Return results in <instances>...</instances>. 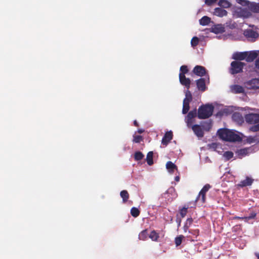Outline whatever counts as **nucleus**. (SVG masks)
Segmentation results:
<instances>
[{"label": "nucleus", "mask_w": 259, "mask_h": 259, "mask_svg": "<svg viewBox=\"0 0 259 259\" xmlns=\"http://www.w3.org/2000/svg\"><path fill=\"white\" fill-rule=\"evenodd\" d=\"M190 127H191L193 131L197 137L198 138H202L204 136V132L200 125L195 124L191 125Z\"/></svg>", "instance_id": "13"}, {"label": "nucleus", "mask_w": 259, "mask_h": 259, "mask_svg": "<svg viewBox=\"0 0 259 259\" xmlns=\"http://www.w3.org/2000/svg\"><path fill=\"white\" fill-rule=\"evenodd\" d=\"M166 167L168 172L171 174L174 173L175 170H178L177 165L170 161L167 162L166 164Z\"/></svg>", "instance_id": "21"}, {"label": "nucleus", "mask_w": 259, "mask_h": 259, "mask_svg": "<svg viewBox=\"0 0 259 259\" xmlns=\"http://www.w3.org/2000/svg\"><path fill=\"white\" fill-rule=\"evenodd\" d=\"M243 34L251 41H254L258 36L257 32L252 29H246L244 31Z\"/></svg>", "instance_id": "6"}, {"label": "nucleus", "mask_w": 259, "mask_h": 259, "mask_svg": "<svg viewBox=\"0 0 259 259\" xmlns=\"http://www.w3.org/2000/svg\"><path fill=\"white\" fill-rule=\"evenodd\" d=\"M170 190L169 189L168 190H167L165 193L163 194L164 196H165V195L167 194L169 192Z\"/></svg>", "instance_id": "56"}, {"label": "nucleus", "mask_w": 259, "mask_h": 259, "mask_svg": "<svg viewBox=\"0 0 259 259\" xmlns=\"http://www.w3.org/2000/svg\"><path fill=\"white\" fill-rule=\"evenodd\" d=\"M210 188V186L209 184L205 185L199 192V195L197 197V200L201 199L202 203L205 202L206 193L209 190Z\"/></svg>", "instance_id": "11"}, {"label": "nucleus", "mask_w": 259, "mask_h": 259, "mask_svg": "<svg viewBox=\"0 0 259 259\" xmlns=\"http://www.w3.org/2000/svg\"><path fill=\"white\" fill-rule=\"evenodd\" d=\"M143 140V137L142 136L136 135L134 136L133 142L136 143H139Z\"/></svg>", "instance_id": "40"}, {"label": "nucleus", "mask_w": 259, "mask_h": 259, "mask_svg": "<svg viewBox=\"0 0 259 259\" xmlns=\"http://www.w3.org/2000/svg\"><path fill=\"white\" fill-rule=\"evenodd\" d=\"M248 10L251 13H259V3L247 2Z\"/></svg>", "instance_id": "12"}, {"label": "nucleus", "mask_w": 259, "mask_h": 259, "mask_svg": "<svg viewBox=\"0 0 259 259\" xmlns=\"http://www.w3.org/2000/svg\"><path fill=\"white\" fill-rule=\"evenodd\" d=\"M247 56V52H236L233 54L232 58L235 61H239L243 60H246V58Z\"/></svg>", "instance_id": "15"}, {"label": "nucleus", "mask_w": 259, "mask_h": 259, "mask_svg": "<svg viewBox=\"0 0 259 259\" xmlns=\"http://www.w3.org/2000/svg\"><path fill=\"white\" fill-rule=\"evenodd\" d=\"M245 121L249 124H256L259 123V114L250 113L245 115Z\"/></svg>", "instance_id": "7"}, {"label": "nucleus", "mask_w": 259, "mask_h": 259, "mask_svg": "<svg viewBox=\"0 0 259 259\" xmlns=\"http://www.w3.org/2000/svg\"><path fill=\"white\" fill-rule=\"evenodd\" d=\"M219 5L224 8H229L230 6V3L226 0H220Z\"/></svg>", "instance_id": "35"}, {"label": "nucleus", "mask_w": 259, "mask_h": 259, "mask_svg": "<svg viewBox=\"0 0 259 259\" xmlns=\"http://www.w3.org/2000/svg\"><path fill=\"white\" fill-rule=\"evenodd\" d=\"M243 220H244L245 222H248V221L250 220L249 218H248V216L247 217H244L243 218Z\"/></svg>", "instance_id": "49"}, {"label": "nucleus", "mask_w": 259, "mask_h": 259, "mask_svg": "<svg viewBox=\"0 0 259 259\" xmlns=\"http://www.w3.org/2000/svg\"><path fill=\"white\" fill-rule=\"evenodd\" d=\"M250 130L252 132H257L259 131V123L256 125L252 126Z\"/></svg>", "instance_id": "43"}, {"label": "nucleus", "mask_w": 259, "mask_h": 259, "mask_svg": "<svg viewBox=\"0 0 259 259\" xmlns=\"http://www.w3.org/2000/svg\"><path fill=\"white\" fill-rule=\"evenodd\" d=\"M144 156V154L140 151L136 152L134 154V159L136 161L142 160Z\"/></svg>", "instance_id": "33"}, {"label": "nucleus", "mask_w": 259, "mask_h": 259, "mask_svg": "<svg viewBox=\"0 0 259 259\" xmlns=\"http://www.w3.org/2000/svg\"><path fill=\"white\" fill-rule=\"evenodd\" d=\"M183 238L184 236L183 235H180L175 238V244L176 246H178L181 245Z\"/></svg>", "instance_id": "38"}, {"label": "nucleus", "mask_w": 259, "mask_h": 259, "mask_svg": "<svg viewBox=\"0 0 259 259\" xmlns=\"http://www.w3.org/2000/svg\"><path fill=\"white\" fill-rule=\"evenodd\" d=\"M201 125L206 131H209L212 127V123L210 120L201 122Z\"/></svg>", "instance_id": "25"}, {"label": "nucleus", "mask_w": 259, "mask_h": 259, "mask_svg": "<svg viewBox=\"0 0 259 259\" xmlns=\"http://www.w3.org/2000/svg\"><path fill=\"white\" fill-rule=\"evenodd\" d=\"M214 107L211 104L200 106L198 109L197 117L199 119H206L210 117L213 113Z\"/></svg>", "instance_id": "2"}, {"label": "nucleus", "mask_w": 259, "mask_h": 259, "mask_svg": "<svg viewBox=\"0 0 259 259\" xmlns=\"http://www.w3.org/2000/svg\"><path fill=\"white\" fill-rule=\"evenodd\" d=\"M173 137L172 132L171 131L167 132L162 139L161 143L163 145L167 146V144L172 140Z\"/></svg>", "instance_id": "14"}, {"label": "nucleus", "mask_w": 259, "mask_h": 259, "mask_svg": "<svg viewBox=\"0 0 259 259\" xmlns=\"http://www.w3.org/2000/svg\"><path fill=\"white\" fill-rule=\"evenodd\" d=\"M243 217H237V216H236V217H234L233 218V219H234V220H236V219H237V220H242L243 219Z\"/></svg>", "instance_id": "50"}, {"label": "nucleus", "mask_w": 259, "mask_h": 259, "mask_svg": "<svg viewBox=\"0 0 259 259\" xmlns=\"http://www.w3.org/2000/svg\"><path fill=\"white\" fill-rule=\"evenodd\" d=\"M190 109V106L189 104L183 103V109L182 113L184 114H185L188 113Z\"/></svg>", "instance_id": "39"}, {"label": "nucleus", "mask_w": 259, "mask_h": 259, "mask_svg": "<svg viewBox=\"0 0 259 259\" xmlns=\"http://www.w3.org/2000/svg\"><path fill=\"white\" fill-rule=\"evenodd\" d=\"M255 255L257 257V258L259 259V253H257V252H255Z\"/></svg>", "instance_id": "55"}, {"label": "nucleus", "mask_w": 259, "mask_h": 259, "mask_svg": "<svg viewBox=\"0 0 259 259\" xmlns=\"http://www.w3.org/2000/svg\"><path fill=\"white\" fill-rule=\"evenodd\" d=\"M175 181L177 182H179L180 181V177L179 176H176L175 177Z\"/></svg>", "instance_id": "53"}, {"label": "nucleus", "mask_w": 259, "mask_h": 259, "mask_svg": "<svg viewBox=\"0 0 259 259\" xmlns=\"http://www.w3.org/2000/svg\"><path fill=\"white\" fill-rule=\"evenodd\" d=\"M188 208V205H185L182 209L180 210V214L182 218H184L186 216Z\"/></svg>", "instance_id": "34"}, {"label": "nucleus", "mask_w": 259, "mask_h": 259, "mask_svg": "<svg viewBox=\"0 0 259 259\" xmlns=\"http://www.w3.org/2000/svg\"><path fill=\"white\" fill-rule=\"evenodd\" d=\"M224 29L221 25H214L211 27L210 31L215 34H218L223 32L224 31Z\"/></svg>", "instance_id": "23"}, {"label": "nucleus", "mask_w": 259, "mask_h": 259, "mask_svg": "<svg viewBox=\"0 0 259 259\" xmlns=\"http://www.w3.org/2000/svg\"><path fill=\"white\" fill-rule=\"evenodd\" d=\"M211 22V19L208 16H204L199 20V23L202 26L208 25Z\"/></svg>", "instance_id": "24"}, {"label": "nucleus", "mask_w": 259, "mask_h": 259, "mask_svg": "<svg viewBox=\"0 0 259 259\" xmlns=\"http://www.w3.org/2000/svg\"><path fill=\"white\" fill-rule=\"evenodd\" d=\"M245 87L249 90L259 89V78H253L245 82Z\"/></svg>", "instance_id": "8"}, {"label": "nucleus", "mask_w": 259, "mask_h": 259, "mask_svg": "<svg viewBox=\"0 0 259 259\" xmlns=\"http://www.w3.org/2000/svg\"><path fill=\"white\" fill-rule=\"evenodd\" d=\"M256 215V213L255 212V211H251L249 215L248 216V218H249L250 220L251 219H253L255 218Z\"/></svg>", "instance_id": "45"}, {"label": "nucleus", "mask_w": 259, "mask_h": 259, "mask_svg": "<svg viewBox=\"0 0 259 259\" xmlns=\"http://www.w3.org/2000/svg\"><path fill=\"white\" fill-rule=\"evenodd\" d=\"M140 211L137 208L133 207L131 208V214L133 217H138L140 215Z\"/></svg>", "instance_id": "31"}, {"label": "nucleus", "mask_w": 259, "mask_h": 259, "mask_svg": "<svg viewBox=\"0 0 259 259\" xmlns=\"http://www.w3.org/2000/svg\"><path fill=\"white\" fill-rule=\"evenodd\" d=\"M218 0H205V3L206 5L210 6L215 3Z\"/></svg>", "instance_id": "44"}, {"label": "nucleus", "mask_w": 259, "mask_h": 259, "mask_svg": "<svg viewBox=\"0 0 259 259\" xmlns=\"http://www.w3.org/2000/svg\"><path fill=\"white\" fill-rule=\"evenodd\" d=\"M245 66V63L237 61H232L231 63L229 72L233 75L241 73Z\"/></svg>", "instance_id": "4"}, {"label": "nucleus", "mask_w": 259, "mask_h": 259, "mask_svg": "<svg viewBox=\"0 0 259 259\" xmlns=\"http://www.w3.org/2000/svg\"><path fill=\"white\" fill-rule=\"evenodd\" d=\"M212 145L213 146V147H214V146H217V144L216 143H212Z\"/></svg>", "instance_id": "57"}, {"label": "nucleus", "mask_w": 259, "mask_h": 259, "mask_svg": "<svg viewBox=\"0 0 259 259\" xmlns=\"http://www.w3.org/2000/svg\"><path fill=\"white\" fill-rule=\"evenodd\" d=\"M250 150L251 149L250 148H245L238 150L236 153L239 157L241 158L242 157L248 155Z\"/></svg>", "instance_id": "20"}, {"label": "nucleus", "mask_w": 259, "mask_h": 259, "mask_svg": "<svg viewBox=\"0 0 259 259\" xmlns=\"http://www.w3.org/2000/svg\"><path fill=\"white\" fill-rule=\"evenodd\" d=\"M237 3L240 4H242V2H244V0H237Z\"/></svg>", "instance_id": "54"}, {"label": "nucleus", "mask_w": 259, "mask_h": 259, "mask_svg": "<svg viewBox=\"0 0 259 259\" xmlns=\"http://www.w3.org/2000/svg\"><path fill=\"white\" fill-rule=\"evenodd\" d=\"M193 222V220L192 218H188V219H187V220L186 221V225H188V228L190 226H191Z\"/></svg>", "instance_id": "46"}, {"label": "nucleus", "mask_w": 259, "mask_h": 259, "mask_svg": "<svg viewBox=\"0 0 259 259\" xmlns=\"http://www.w3.org/2000/svg\"><path fill=\"white\" fill-rule=\"evenodd\" d=\"M254 141H255V140H254V138H251V140L250 141V142H253Z\"/></svg>", "instance_id": "58"}, {"label": "nucleus", "mask_w": 259, "mask_h": 259, "mask_svg": "<svg viewBox=\"0 0 259 259\" xmlns=\"http://www.w3.org/2000/svg\"><path fill=\"white\" fill-rule=\"evenodd\" d=\"M149 238L154 241H157L158 240V239L159 238V234L155 231H152L150 235H149Z\"/></svg>", "instance_id": "30"}, {"label": "nucleus", "mask_w": 259, "mask_h": 259, "mask_svg": "<svg viewBox=\"0 0 259 259\" xmlns=\"http://www.w3.org/2000/svg\"><path fill=\"white\" fill-rule=\"evenodd\" d=\"M197 115L196 109H194L188 113L187 116L185 117V121L187 123V126L190 127L192 125L193 122V118L196 117Z\"/></svg>", "instance_id": "10"}, {"label": "nucleus", "mask_w": 259, "mask_h": 259, "mask_svg": "<svg viewBox=\"0 0 259 259\" xmlns=\"http://www.w3.org/2000/svg\"><path fill=\"white\" fill-rule=\"evenodd\" d=\"M231 91L233 93L240 94L244 92V88L240 85H233L231 87Z\"/></svg>", "instance_id": "22"}, {"label": "nucleus", "mask_w": 259, "mask_h": 259, "mask_svg": "<svg viewBox=\"0 0 259 259\" xmlns=\"http://www.w3.org/2000/svg\"><path fill=\"white\" fill-rule=\"evenodd\" d=\"M120 195L122 198V201L123 203H125L127 201L129 198V194L126 190H122L120 193Z\"/></svg>", "instance_id": "26"}, {"label": "nucleus", "mask_w": 259, "mask_h": 259, "mask_svg": "<svg viewBox=\"0 0 259 259\" xmlns=\"http://www.w3.org/2000/svg\"><path fill=\"white\" fill-rule=\"evenodd\" d=\"M218 134L220 138L226 141L240 142L241 138L233 131L226 128H221L218 130Z\"/></svg>", "instance_id": "1"}, {"label": "nucleus", "mask_w": 259, "mask_h": 259, "mask_svg": "<svg viewBox=\"0 0 259 259\" xmlns=\"http://www.w3.org/2000/svg\"><path fill=\"white\" fill-rule=\"evenodd\" d=\"M188 69L187 66L182 65L180 67V73H179V76H185V74L188 72Z\"/></svg>", "instance_id": "32"}, {"label": "nucleus", "mask_w": 259, "mask_h": 259, "mask_svg": "<svg viewBox=\"0 0 259 259\" xmlns=\"http://www.w3.org/2000/svg\"><path fill=\"white\" fill-rule=\"evenodd\" d=\"M185 98L192 100V96L190 91H189V89H187V90L185 92Z\"/></svg>", "instance_id": "41"}, {"label": "nucleus", "mask_w": 259, "mask_h": 259, "mask_svg": "<svg viewBox=\"0 0 259 259\" xmlns=\"http://www.w3.org/2000/svg\"><path fill=\"white\" fill-rule=\"evenodd\" d=\"M180 83L185 86L187 89L190 87L191 80L189 78H186L185 76H179Z\"/></svg>", "instance_id": "18"}, {"label": "nucleus", "mask_w": 259, "mask_h": 259, "mask_svg": "<svg viewBox=\"0 0 259 259\" xmlns=\"http://www.w3.org/2000/svg\"><path fill=\"white\" fill-rule=\"evenodd\" d=\"M192 101V100H190V99H186V98H185L183 100V103H186V104H190V103Z\"/></svg>", "instance_id": "47"}, {"label": "nucleus", "mask_w": 259, "mask_h": 259, "mask_svg": "<svg viewBox=\"0 0 259 259\" xmlns=\"http://www.w3.org/2000/svg\"><path fill=\"white\" fill-rule=\"evenodd\" d=\"M223 155L226 160H229L233 158L234 154L232 151H228L225 152Z\"/></svg>", "instance_id": "36"}, {"label": "nucleus", "mask_w": 259, "mask_h": 259, "mask_svg": "<svg viewBox=\"0 0 259 259\" xmlns=\"http://www.w3.org/2000/svg\"><path fill=\"white\" fill-rule=\"evenodd\" d=\"M247 52V56L246 58V61L247 62H251L254 59H255L257 56L258 53L254 51L246 52Z\"/></svg>", "instance_id": "17"}, {"label": "nucleus", "mask_w": 259, "mask_h": 259, "mask_svg": "<svg viewBox=\"0 0 259 259\" xmlns=\"http://www.w3.org/2000/svg\"><path fill=\"white\" fill-rule=\"evenodd\" d=\"M254 180L249 177H246V179L244 180L241 181L238 184V186L243 188L246 186H249L252 185Z\"/></svg>", "instance_id": "16"}, {"label": "nucleus", "mask_w": 259, "mask_h": 259, "mask_svg": "<svg viewBox=\"0 0 259 259\" xmlns=\"http://www.w3.org/2000/svg\"><path fill=\"white\" fill-rule=\"evenodd\" d=\"M232 118L234 120L238 122H242L243 121V118L241 114L237 112H235L233 114Z\"/></svg>", "instance_id": "28"}, {"label": "nucleus", "mask_w": 259, "mask_h": 259, "mask_svg": "<svg viewBox=\"0 0 259 259\" xmlns=\"http://www.w3.org/2000/svg\"><path fill=\"white\" fill-rule=\"evenodd\" d=\"M227 13H228L226 10L221 8H215L213 12V14L214 15L221 17L226 16Z\"/></svg>", "instance_id": "19"}, {"label": "nucleus", "mask_w": 259, "mask_h": 259, "mask_svg": "<svg viewBox=\"0 0 259 259\" xmlns=\"http://www.w3.org/2000/svg\"><path fill=\"white\" fill-rule=\"evenodd\" d=\"M193 72L196 75L200 77L208 75L206 68L200 65H196L193 69Z\"/></svg>", "instance_id": "9"}, {"label": "nucleus", "mask_w": 259, "mask_h": 259, "mask_svg": "<svg viewBox=\"0 0 259 259\" xmlns=\"http://www.w3.org/2000/svg\"><path fill=\"white\" fill-rule=\"evenodd\" d=\"M153 153L152 151H150L147 153L146 161L149 165H152L153 164Z\"/></svg>", "instance_id": "27"}, {"label": "nucleus", "mask_w": 259, "mask_h": 259, "mask_svg": "<svg viewBox=\"0 0 259 259\" xmlns=\"http://www.w3.org/2000/svg\"><path fill=\"white\" fill-rule=\"evenodd\" d=\"M255 65L256 68L259 69V58L256 60L255 62Z\"/></svg>", "instance_id": "48"}, {"label": "nucleus", "mask_w": 259, "mask_h": 259, "mask_svg": "<svg viewBox=\"0 0 259 259\" xmlns=\"http://www.w3.org/2000/svg\"><path fill=\"white\" fill-rule=\"evenodd\" d=\"M233 17L236 18H248L252 16L251 13L246 8L242 7L236 8L233 11Z\"/></svg>", "instance_id": "3"}, {"label": "nucleus", "mask_w": 259, "mask_h": 259, "mask_svg": "<svg viewBox=\"0 0 259 259\" xmlns=\"http://www.w3.org/2000/svg\"><path fill=\"white\" fill-rule=\"evenodd\" d=\"M148 237V231L147 230L145 229L139 235V239L141 240H145Z\"/></svg>", "instance_id": "29"}, {"label": "nucleus", "mask_w": 259, "mask_h": 259, "mask_svg": "<svg viewBox=\"0 0 259 259\" xmlns=\"http://www.w3.org/2000/svg\"><path fill=\"white\" fill-rule=\"evenodd\" d=\"M209 82L210 80L208 75H206V78L201 77L196 80L197 88L201 92H204L207 90V88L206 86V84H209Z\"/></svg>", "instance_id": "5"}, {"label": "nucleus", "mask_w": 259, "mask_h": 259, "mask_svg": "<svg viewBox=\"0 0 259 259\" xmlns=\"http://www.w3.org/2000/svg\"><path fill=\"white\" fill-rule=\"evenodd\" d=\"M134 124L136 126H139V124H138V122L137 121V120H135L134 121Z\"/></svg>", "instance_id": "51"}, {"label": "nucleus", "mask_w": 259, "mask_h": 259, "mask_svg": "<svg viewBox=\"0 0 259 259\" xmlns=\"http://www.w3.org/2000/svg\"><path fill=\"white\" fill-rule=\"evenodd\" d=\"M144 132V130H143V129H139V130H138V132L139 133H140V134H142V133H143Z\"/></svg>", "instance_id": "52"}, {"label": "nucleus", "mask_w": 259, "mask_h": 259, "mask_svg": "<svg viewBox=\"0 0 259 259\" xmlns=\"http://www.w3.org/2000/svg\"><path fill=\"white\" fill-rule=\"evenodd\" d=\"M199 38L197 37H196V36L193 37L192 38L191 41V46L193 47H196V46L198 45V44L199 43Z\"/></svg>", "instance_id": "37"}, {"label": "nucleus", "mask_w": 259, "mask_h": 259, "mask_svg": "<svg viewBox=\"0 0 259 259\" xmlns=\"http://www.w3.org/2000/svg\"><path fill=\"white\" fill-rule=\"evenodd\" d=\"M250 130L252 132H257L259 131V123L256 125L252 126Z\"/></svg>", "instance_id": "42"}]
</instances>
